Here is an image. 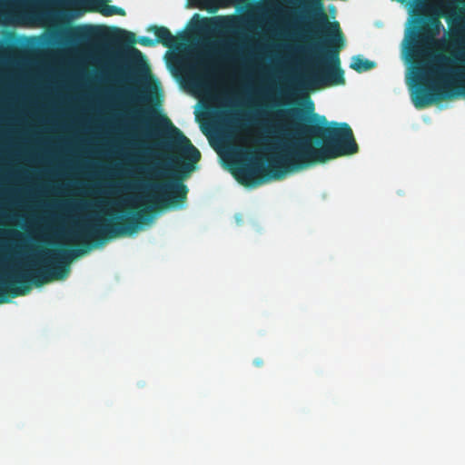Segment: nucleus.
I'll return each mask as SVG.
<instances>
[{
	"label": "nucleus",
	"mask_w": 465,
	"mask_h": 465,
	"mask_svg": "<svg viewBox=\"0 0 465 465\" xmlns=\"http://www.w3.org/2000/svg\"><path fill=\"white\" fill-rule=\"evenodd\" d=\"M201 131L213 141L235 139L248 125L257 124L258 142L271 153L266 159L251 155L233 175L242 185L281 180L286 173L312 163H324L359 152L349 124L327 118H195Z\"/></svg>",
	"instance_id": "f257e3e1"
},
{
	"label": "nucleus",
	"mask_w": 465,
	"mask_h": 465,
	"mask_svg": "<svg viewBox=\"0 0 465 465\" xmlns=\"http://www.w3.org/2000/svg\"><path fill=\"white\" fill-rule=\"evenodd\" d=\"M0 122H162L166 124L156 134L155 162L148 173L169 181L146 183L150 193L145 198L151 205L144 209L130 215H117L110 221L96 220L79 225L72 232V238L87 249L93 242L98 245L108 239L134 234L151 218L153 209L183 203L188 188L183 181L196 169L201 160L200 151L172 124L171 118H0Z\"/></svg>",
	"instance_id": "f03ea898"
},
{
	"label": "nucleus",
	"mask_w": 465,
	"mask_h": 465,
	"mask_svg": "<svg viewBox=\"0 0 465 465\" xmlns=\"http://www.w3.org/2000/svg\"><path fill=\"white\" fill-rule=\"evenodd\" d=\"M301 25L305 35L318 36L325 31L330 36L326 45L317 42L311 46L318 67L307 76L308 86L318 89L344 84V71L341 68L340 60L344 37L339 23L329 21L323 9L322 0H308L307 13L302 16Z\"/></svg>",
	"instance_id": "7ed1b4c3"
},
{
	"label": "nucleus",
	"mask_w": 465,
	"mask_h": 465,
	"mask_svg": "<svg viewBox=\"0 0 465 465\" xmlns=\"http://www.w3.org/2000/svg\"><path fill=\"white\" fill-rule=\"evenodd\" d=\"M111 41L123 49L129 63V67L126 70L127 79L131 81L145 79L150 73V69L142 52L134 45L138 42L141 45L152 47L156 45L155 41L148 36H140L136 39L133 32L120 28L114 29Z\"/></svg>",
	"instance_id": "20e7f679"
},
{
	"label": "nucleus",
	"mask_w": 465,
	"mask_h": 465,
	"mask_svg": "<svg viewBox=\"0 0 465 465\" xmlns=\"http://www.w3.org/2000/svg\"><path fill=\"white\" fill-rule=\"evenodd\" d=\"M453 45L460 46V54L462 60L465 61V24H460L459 26L452 31ZM439 64L430 66L428 72L438 76L443 83V87L446 90V94L449 97L462 95L465 97V73L460 74L459 78L454 82L449 78V70L444 63L447 61L445 56L438 58Z\"/></svg>",
	"instance_id": "39448f33"
},
{
	"label": "nucleus",
	"mask_w": 465,
	"mask_h": 465,
	"mask_svg": "<svg viewBox=\"0 0 465 465\" xmlns=\"http://www.w3.org/2000/svg\"><path fill=\"white\" fill-rule=\"evenodd\" d=\"M194 116H320L314 113V104L311 99L304 103V111L280 112L272 114H240V113H207L196 110Z\"/></svg>",
	"instance_id": "423d86ee"
},
{
	"label": "nucleus",
	"mask_w": 465,
	"mask_h": 465,
	"mask_svg": "<svg viewBox=\"0 0 465 465\" xmlns=\"http://www.w3.org/2000/svg\"><path fill=\"white\" fill-rule=\"evenodd\" d=\"M245 20L237 16H221L211 18L210 23L214 28L226 33H236L243 28Z\"/></svg>",
	"instance_id": "0eeeda50"
},
{
	"label": "nucleus",
	"mask_w": 465,
	"mask_h": 465,
	"mask_svg": "<svg viewBox=\"0 0 465 465\" xmlns=\"http://www.w3.org/2000/svg\"><path fill=\"white\" fill-rule=\"evenodd\" d=\"M148 31L154 33L156 39L155 44H162L163 46L173 48L177 46L178 41L175 36L173 35L171 31L165 26L151 25Z\"/></svg>",
	"instance_id": "6e6552de"
},
{
	"label": "nucleus",
	"mask_w": 465,
	"mask_h": 465,
	"mask_svg": "<svg viewBox=\"0 0 465 465\" xmlns=\"http://www.w3.org/2000/svg\"><path fill=\"white\" fill-rule=\"evenodd\" d=\"M412 101L416 108H424L432 104V94L426 87H418L412 93Z\"/></svg>",
	"instance_id": "1a4fd4ad"
},
{
	"label": "nucleus",
	"mask_w": 465,
	"mask_h": 465,
	"mask_svg": "<svg viewBox=\"0 0 465 465\" xmlns=\"http://www.w3.org/2000/svg\"><path fill=\"white\" fill-rule=\"evenodd\" d=\"M375 66L376 64L374 62L364 59L361 55L353 56L350 64V67L358 73L367 72Z\"/></svg>",
	"instance_id": "9d476101"
},
{
	"label": "nucleus",
	"mask_w": 465,
	"mask_h": 465,
	"mask_svg": "<svg viewBox=\"0 0 465 465\" xmlns=\"http://www.w3.org/2000/svg\"><path fill=\"white\" fill-rule=\"evenodd\" d=\"M413 40L418 41L419 39H424L425 38V33L424 29L421 27H415L413 31L411 32Z\"/></svg>",
	"instance_id": "9b49d317"
},
{
	"label": "nucleus",
	"mask_w": 465,
	"mask_h": 465,
	"mask_svg": "<svg viewBox=\"0 0 465 465\" xmlns=\"http://www.w3.org/2000/svg\"><path fill=\"white\" fill-rule=\"evenodd\" d=\"M253 364L256 366V367H261L263 365V361L260 358H257L253 361Z\"/></svg>",
	"instance_id": "f8f14e48"
},
{
	"label": "nucleus",
	"mask_w": 465,
	"mask_h": 465,
	"mask_svg": "<svg viewBox=\"0 0 465 465\" xmlns=\"http://www.w3.org/2000/svg\"><path fill=\"white\" fill-rule=\"evenodd\" d=\"M424 73H425V70H424L423 68H418V69H417V72H416L417 76H418L419 78H422V77H423V74H424Z\"/></svg>",
	"instance_id": "ddd939ff"
},
{
	"label": "nucleus",
	"mask_w": 465,
	"mask_h": 465,
	"mask_svg": "<svg viewBox=\"0 0 465 465\" xmlns=\"http://www.w3.org/2000/svg\"><path fill=\"white\" fill-rule=\"evenodd\" d=\"M125 95H126V96H130V97H134V90H133V89H128V90H126V92H125Z\"/></svg>",
	"instance_id": "4468645a"
},
{
	"label": "nucleus",
	"mask_w": 465,
	"mask_h": 465,
	"mask_svg": "<svg viewBox=\"0 0 465 465\" xmlns=\"http://www.w3.org/2000/svg\"><path fill=\"white\" fill-rule=\"evenodd\" d=\"M83 30H84V28H80V27H78V28H77V31H79V32H80V33H79V35H82V31H83Z\"/></svg>",
	"instance_id": "2eb2a0df"
},
{
	"label": "nucleus",
	"mask_w": 465,
	"mask_h": 465,
	"mask_svg": "<svg viewBox=\"0 0 465 465\" xmlns=\"http://www.w3.org/2000/svg\"><path fill=\"white\" fill-rule=\"evenodd\" d=\"M6 249L5 247H0V253L5 252Z\"/></svg>",
	"instance_id": "dca6fc26"
},
{
	"label": "nucleus",
	"mask_w": 465,
	"mask_h": 465,
	"mask_svg": "<svg viewBox=\"0 0 465 465\" xmlns=\"http://www.w3.org/2000/svg\"><path fill=\"white\" fill-rule=\"evenodd\" d=\"M460 4L465 5V0H457Z\"/></svg>",
	"instance_id": "f3484780"
}]
</instances>
